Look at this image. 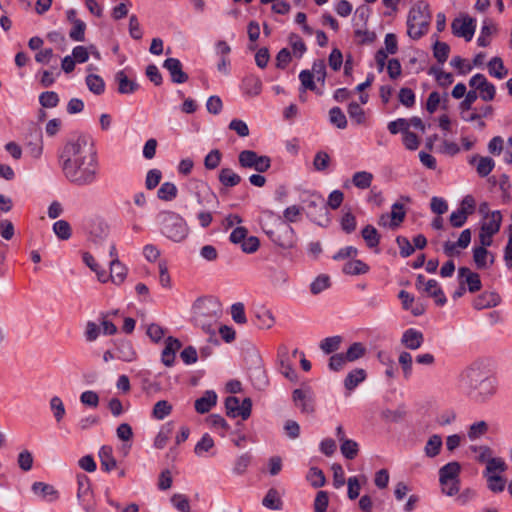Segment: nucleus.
<instances>
[{
  "mask_svg": "<svg viewBox=\"0 0 512 512\" xmlns=\"http://www.w3.org/2000/svg\"><path fill=\"white\" fill-rule=\"evenodd\" d=\"M163 67L169 72L172 82L181 84L188 80V75L183 71L179 59L168 58L164 61Z\"/></svg>",
  "mask_w": 512,
  "mask_h": 512,
  "instance_id": "4468645a",
  "label": "nucleus"
},
{
  "mask_svg": "<svg viewBox=\"0 0 512 512\" xmlns=\"http://www.w3.org/2000/svg\"><path fill=\"white\" fill-rule=\"evenodd\" d=\"M329 119L332 124L340 129H344L347 126L346 116L339 107L330 109Z\"/></svg>",
  "mask_w": 512,
  "mask_h": 512,
  "instance_id": "09e8293b",
  "label": "nucleus"
},
{
  "mask_svg": "<svg viewBox=\"0 0 512 512\" xmlns=\"http://www.w3.org/2000/svg\"><path fill=\"white\" fill-rule=\"evenodd\" d=\"M247 234L248 230L245 227H237L231 232L229 240L233 244H240L244 253L252 254L258 250L260 241L256 236L247 237Z\"/></svg>",
  "mask_w": 512,
  "mask_h": 512,
  "instance_id": "6e6552de",
  "label": "nucleus"
},
{
  "mask_svg": "<svg viewBox=\"0 0 512 512\" xmlns=\"http://www.w3.org/2000/svg\"><path fill=\"white\" fill-rule=\"evenodd\" d=\"M157 221L162 235L169 240L180 243L188 237V225L179 214L172 211H163L157 215Z\"/></svg>",
  "mask_w": 512,
  "mask_h": 512,
  "instance_id": "7ed1b4c3",
  "label": "nucleus"
},
{
  "mask_svg": "<svg viewBox=\"0 0 512 512\" xmlns=\"http://www.w3.org/2000/svg\"><path fill=\"white\" fill-rule=\"evenodd\" d=\"M99 458L101 462V468L110 472L116 468L117 462L113 456V449L111 446H102L99 450Z\"/></svg>",
  "mask_w": 512,
  "mask_h": 512,
  "instance_id": "393cba45",
  "label": "nucleus"
},
{
  "mask_svg": "<svg viewBox=\"0 0 512 512\" xmlns=\"http://www.w3.org/2000/svg\"><path fill=\"white\" fill-rule=\"evenodd\" d=\"M32 491L36 495L41 496L42 498L47 499L49 501H53L58 497L57 491L54 489V487L43 482L33 483Z\"/></svg>",
  "mask_w": 512,
  "mask_h": 512,
  "instance_id": "cd10ccee",
  "label": "nucleus"
},
{
  "mask_svg": "<svg viewBox=\"0 0 512 512\" xmlns=\"http://www.w3.org/2000/svg\"><path fill=\"white\" fill-rule=\"evenodd\" d=\"M101 333V328L93 321H88L85 326L84 337L87 342H94Z\"/></svg>",
  "mask_w": 512,
  "mask_h": 512,
  "instance_id": "052dcab7",
  "label": "nucleus"
},
{
  "mask_svg": "<svg viewBox=\"0 0 512 512\" xmlns=\"http://www.w3.org/2000/svg\"><path fill=\"white\" fill-rule=\"evenodd\" d=\"M488 431V424L485 421H479L472 424L468 431L470 440H476Z\"/></svg>",
  "mask_w": 512,
  "mask_h": 512,
  "instance_id": "bf43d9fd",
  "label": "nucleus"
},
{
  "mask_svg": "<svg viewBox=\"0 0 512 512\" xmlns=\"http://www.w3.org/2000/svg\"><path fill=\"white\" fill-rule=\"evenodd\" d=\"M86 85L88 89L96 95H101L105 91L104 80L96 74H88L86 76Z\"/></svg>",
  "mask_w": 512,
  "mask_h": 512,
  "instance_id": "2f4dec72",
  "label": "nucleus"
},
{
  "mask_svg": "<svg viewBox=\"0 0 512 512\" xmlns=\"http://www.w3.org/2000/svg\"><path fill=\"white\" fill-rule=\"evenodd\" d=\"M115 80L118 83L117 90L120 94H132L139 88L138 83L129 79L124 70L116 73Z\"/></svg>",
  "mask_w": 512,
  "mask_h": 512,
  "instance_id": "412c9836",
  "label": "nucleus"
},
{
  "mask_svg": "<svg viewBox=\"0 0 512 512\" xmlns=\"http://www.w3.org/2000/svg\"><path fill=\"white\" fill-rule=\"evenodd\" d=\"M329 503L328 493L326 491H319L316 494L314 501L315 512H325Z\"/></svg>",
  "mask_w": 512,
  "mask_h": 512,
  "instance_id": "338daca9",
  "label": "nucleus"
},
{
  "mask_svg": "<svg viewBox=\"0 0 512 512\" xmlns=\"http://www.w3.org/2000/svg\"><path fill=\"white\" fill-rule=\"evenodd\" d=\"M58 162L65 179L75 186H91L98 181V154L88 135L81 134L68 140L59 152Z\"/></svg>",
  "mask_w": 512,
  "mask_h": 512,
  "instance_id": "f257e3e1",
  "label": "nucleus"
},
{
  "mask_svg": "<svg viewBox=\"0 0 512 512\" xmlns=\"http://www.w3.org/2000/svg\"><path fill=\"white\" fill-rule=\"evenodd\" d=\"M230 316L233 322L238 326H244L248 322V318L245 312V306L242 302H237L230 307Z\"/></svg>",
  "mask_w": 512,
  "mask_h": 512,
  "instance_id": "c756f323",
  "label": "nucleus"
},
{
  "mask_svg": "<svg viewBox=\"0 0 512 512\" xmlns=\"http://www.w3.org/2000/svg\"><path fill=\"white\" fill-rule=\"evenodd\" d=\"M367 377L366 371L362 368H356L348 373L344 380V386L348 391L354 390Z\"/></svg>",
  "mask_w": 512,
  "mask_h": 512,
  "instance_id": "bb28decb",
  "label": "nucleus"
},
{
  "mask_svg": "<svg viewBox=\"0 0 512 512\" xmlns=\"http://www.w3.org/2000/svg\"><path fill=\"white\" fill-rule=\"evenodd\" d=\"M366 352L367 349L362 343L355 342L347 349L345 358L348 359L349 362H354L365 356Z\"/></svg>",
  "mask_w": 512,
  "mask_h": 512,
  "instance_id": "79ce46f5",
  "label": "nucleus"
},
{
  "mask_svg": "<svg viewBox=\"0 0 512 512\" xmlns=\"http://www.w3.org/2000/svg\"><path fill=\"white\" fill-rule=\"evenodd\" d=\"M431 13L429 5L424 1L415 3L408 14L407 34L413 40L420 39L429 29Z\"/></svg>",
  "mask_w": 512,
  "mask_h": 512,
  "instance_id": "20e7f679",
  "label": "nucleus"
},
{
  "mask_svg": "<svg viewBox=\"0 0 512 512\" xmlns=\"http://www.w3.org/2000/svg\"><path fill=\"white\" fill-rule=\"evenodd\" d=\"M253 350L254 366L250 368V378L253 386L258 390H265L269 385L268 374L263 366V361L256 349Z\"/></svg>",
  "mask_w": 512,
  "mask_h": 512,
  "instance_id": "9d476101",
  "label": "nucleus"
},
{
  "mask_svg": "<svg viewBox=\"0 0 512 512\" xmlns=\"http://www.w3.org/2000/svg\"><path fill=\"white\" fill-rule=\"evenodd\" d=\"M349 117L355 121L356 124L365 123V112L363 108L356 102H351L348 106Z\"/></svg>",
  "mask_w": 512,
  "mask_h": 512,
  "instance_id": "603ef678",
  "label": "nucleus"
},
{
  "mask_svg": "<svg viewBox=\"0 0 512 512\" xmlns=\"http://www.w3.org/2000/svg\"><path fill=\"white\" fill-rule=\"evenodd\" d=\"M488 68L489 73L498 79H502L508 74V71L507 69H505L502 59L499 57L492 58L488 63Z\"/></svg>",
  "mask_w": 512,
  "mask_h": 512,
  "instance_id": "a19ab883",
  "label": "nucleus"
},
{
  "mask_svg": "<svg viewBox=\"0 0 512 512\" xmlns=\"http://www.w3.org/2000/svg\"><path fill=\"white\" fill-rule=\"evenodd\" d=\"M501 301L499 294L495 292H485L474 301V307L478 310L495 307Z\"/></svg>",
  "mask_w": 512,
  "mask_h": 512,
  "instance_id": "b1692460",
  "label": "nucleus"
},
{
  "mask_svg": "<svg viewBox=\"0 0 512 512\" xmlns=\"http://www.w3.org/2000/svg\"><path fill=\"white\" fill-rule=\"evenodd\" d=\"M458 276L460 281L464 282V285L467 284L469 292L475 293L481 289L482 284L479 274L471 271L468 267H460Z\"/></svg>",
  "mask_w": 512,
  "mask_h": 512,
  "instance_id": "2eb2a0df",
  "label": "nucleus"
},
{
  "mask_svg": "<svg viewBox=\"0 0 512 512\" xmlns=\"http://www.w3.org/2000/svg\"><path fill=\"white\" fill-rule=\"evenodd\" d=\"M423 291L430 297L434 298L435 303L443 306L446 303V297L438 282L434 279L427 280Z\"/></svg>",
  "mask_w": 512,
  "mask_h": 512,
  "instance_id": "4be33fe9",
  "label": "nucleus"
},
{
  "mask_svg": "<svg viewBox=\"0 0 512 512\" xmlns=\"http://www.w3.org/2000/svg\"><path fill=\"white\" fill-rule=\"evenodd\" d=\"M449 52H450V47L447 43L437 41L434 44V49H433L434 57L437 59V61L439 63L446 62V60L448 59V56H449Z\"/></svg>",
  "mask_w": 512,
  "mask_h": 512,
  "instance_id": "4d7b16f0",
  "label": "nucleus"
},
{
  "mask_svg": "<svg viewBox=\"0 0 512 512\" xmlns=\"http://www.w3.org/2000/svg\"><path fill=\"white\" fill-rule=\"evenodd\" d=\"M311 73L318 82L324 85L326 78V65L324 60L315 61L312 65Z\"/></svg>",
  "mask_w": 512,
  "mask_h": 512,
  "instance_id": "e2e57ef3",
  "label": "nucleus"
},
{
  "mask_svg": "<svg viewBox=\"0 0 512 512\" xmlns=\"http://www.w3.org/2000/svg\"><path fill=\"white\" fill-rule=\"evenodd\" d=\"M245 93L250 96H257L262 90L261 80L253 75L246 77L243 81Z\"/></svg>",
  "mask_w": 512,
  "mask_h": 512,
  "instance_id": "72a5a7b5",
  "label": "nucleus"
},
{
  "mask_svg": "<svg viewBox=\"0 0 512 512\" xmlns=\"http://www.w3.org/2000/svg\"><path fill=\"white\" fill-rule=\"evenodd\" d=\"M490 252L484 247H474L473 249V261L477 269L488 268V257Z\"/></svg>",
  "mask_w": 512,
  "mask_h": 512,
  "instance_id": "4c0bfd02",
  "label": "nucleus"
},
{
  "mask_svg": "<svg viewBox=\"0 0 512 512\" xmlns=\"http://www.w3.org/2000/svg\"><path fill=\"white\" fill-rule=\"evenodd\" d=\"M373 175L370 172L360 171L353 175L352 182L359 189H367L370 187Z\"/></svg>",
  "mask_w": 512,
  "mask_h": 512,
  "instance_id": "37998d69",
  "label": "nucleus"
},
{
  "mask_svg": "<svg viewBox=\"0 0 512 512\" xmlns=\"http://www.w3.org/2000/svg\"><path fill=\"white\" fill-rule=\"evenodd\" d=\"M304 207L291 205L283 211V219L288 223H295L301 220Z\"/></svg>",
  "mask_w": 512,
  "mask_h": 512,
  "instance_id": "49530a36",
  "label": "nucleus"
},
{
  "mask_svg": "<svg viewBox=\"0 0 512 512\" xmlns=\"http://www.w3.org/2000/svg\"><path fill=\"white\" fill-rule=\"evenodd\" d=\"M50 409L53 412L56 422H61L65 416L66 410L63 401L58 396H53L50 399Z\"/></svg>",
  "mask_w": 512,
  "mask_h": 512,
  "instance_id": "a18cd8bd",
  "label": "nucleus"
},
{
  "mask_svg": "<svg viewBox=\"0 0 512 512\" xmlns=\"http://www.w3.org/2000/svg\"><path fill=\"white\" fill-rule=\"evenodd\" d=\"M53 231L61 240H67L71 237V226L66 220H58L53 224Z\"/></svg>",
  "mask_w": 512,
  "mask_h": 512,
  "instance_id": "de8ad7c7",
  "label": "nucleus"
},
{
  "mask_svg": "<svg viewBox=\"0 0 512 512\" xmlns=\"http://www.w3.org/2000/svg\"><path fill=\"white\" fill-rule=\"evenodd\" d=\"M213 448L214 441L212 437L208 433H206L195 445L194 452L197 456L202 457L205 456L206 453L211 452Z\"/></svg>",
  "mask_w": 512,
  "mask_h": 512,
  "instance_id": "473e14b6",
  "label": "nucleus"
},
{
  "mask_svg": "<svg viewBox=\"0 0 512 512\" xmlns=\"http://www.w3.org/2000/svg\"><path fill=\"white\" fill-rule=\"evenodd\" d=\"M194 318L196 323L210 335L219 332L224 339V324L219 321L222 315V305L214 298L199 299L194 307Z\"/></svg>",
  "mask_w": 512,
  "mask_h": 512,
  "instance_id": "f03ea898",
  "label": "nucleus"
},
{
  "mask_svg": "<svg viewBox=\"0 0 512 512\" xmlns=\"http://www.w3.org/2000/svg\"><path fill=\"white\" fill-rule=\"evenodd\" d=\"M85 30L86 24L82 20L74 21L69 37L74 41L82 42L85 40Z\"/></svg>",
  "mask_w": 512,
  "mask_h": 512,
  "instance_id": "13d9d810",
  "label": "nucleus"
},
{
  "mask_svg": "<svg viewBox=\"0 0 512 512\" xmlns=\"http://www.w3.org/2000/svg\"><path fill=\"white\" fill-rule=\"evenodd\" d=\"M217 403V394L208 390L204 395L195 401L194 407L196 412L204 414L209 412Z\"/></svg>",
  "mask_w": 512,
  "mask_h": 512,
  "instance_id": "aec40b11",
  "label": "nucleus"
},
{
  "mask_svg": "<svg viewBox=\"0 0 512 512\" xmlns=\"http://www.w3.org/2000/svg\"><path fill=\"white\" fill-rule=\"evenodd\" d=\"M342 342V338L340 336H333L325 338L320 343V348L326 354L333 353L340 348V344Z\"/></svg>",
  "mask_w": 512,
  "mask_h": 512,
  "instance_id": "8fccbe9b",
  "label": "nucleus"
},
{
  "mask_svg": "<svg viewBox=\"0 0 512 512\" xmlns=\"http://www.w3.org/2000/svg\"><path fill=\"white\" fill-rule=\"evenodd\" d=\"M39 102L43 108H54L59 103V96L54 91H46L40 94Z\"/></svg>",
  "mask_w": 512,
  "mask_h": 512,
  "instance_id": "3c124183",
  "label": "nucleus"
},
{
  "mask_svg": "<svg viewBox=\"0 0 512 512\" xmlns=\"http://www.w3.org/2000/svg\"><path fill=\"white\" fill-rule=\"evenodd\" d=\"M330 164V157L329 155L324 151H319L313 161V166L315 170L317 171H324L329 167Z\"/></svg>",
  "mask_w": 512,
  "mask_h": 512,
  "instance_id": "69168bd1",
  "label": "nucleus"
},
{
  "mask_svg": "<svg viewBox=\"0 0 512 512\" xmlns=\"http://www.w3.org/2000/svg\"><path fill=\"white\" fill-rule=\"evenodd\" d=\"M181 347V342L173 337H168L165 341V347L161 353V361L167 366L171 367L175 360V353Z\"/></svg>",
  "mask_w": 512,
  "mask_h": 512,
  "instance_id": "dca6fc26",
  "label": "nucleus"
},
{
  "mask_svg": "<svg viewBox=\"0 0 512 512\" xmlns=\"http://www.w3.org/2000/svg\"><path fill=\"white\" fill-rule=\"evenodd\" d=\"M127 276V268L119 261V259H112L110 262V280L116 285L124 282Z\"/></svg>",
  "mask_w": 512,
  "mask_h": 512,
  "instance_id": "a878e982",
  "label": "nucleus"
},
{
  "mask_svg": "<svg viewBox=\"0 0 512 512\" xmlns=\"http://www.w3.org/2000/svg\"><path fill=\"white\" fill-rule=\"evenodd\" d=\"M292 400L301 413L311 415L315 411L314 397L310 389H295Z\"/></svg>",
  "mask_w": 512,
  "mask_h": 512,
  "instance_id": "9b49d317",
  "label": "nucleus"
},
{
  "mask_svg": "<svg viewBox=\"0 0 512 512\" xmlns=\"http://www.w3.org/2000/svg\"><path fill=\"white\" fill-rule=\"evenodd\" d=\"M172 405L166 400H160L154 404L152 417L157 420H163L172 412Z\"/></svg>",
  "mask_w": 512,
  "mask_h": 512,
  "instance_id": "e433bc0d",
  "label": "nucleus"
},
{
  "mask_svg": "<svg viewBox=\"0 0 512 512\" xmlns=\"http://www.w3.org/2000/svg\"><path fill=\"white\" fill-rule=\"evenodd\" d=\"M174 507L180 512H189L190 504L188 498L183 494H175L171 498Z\"/></svg>",
  "mask_w": 512,
  "mask_h": 512,
  "instance_id": "774afa93",
  "label": "nucleus"
},
{
  "mask_svg": "<svg viewBox=\"0 0 512 512\" xmlns=\"http://www.w3.org/2000/svg\"><path fill=\"white\" fill-rule=\"evenodd\" d=\"M239 163L244 168H253L260 173L267 171L271 166L268 156H259L252 150H243L239 154Z\"/></svg>",
  "mask_w": 512,
  "mask_h": 512,
  "instance_id": "1a4fd4ad",
  "label": "nucleus"
},
{
  "mask_svg": "<svg viewBox=\"0 0 512 512\" xmlns=\"http://www.w3.org/2000/svg\"><path fill=\"white\" fill-rule=\"evenodd\" d=\"M502 222V215L500 211L496 210L491 212L489 215L484 217V221L481 224L483 231H489L490 233H498Z\"/></svg>",
  "mask_w": 512,
  "mask_h": 512,
  "instance_id": "5701e85b",
  "label": "nucleus"
},
{
  "mask_svg": "<svg viewBox=\"0 0 512 512\" xmlns=\"http://www.w3.org/2000/svg\"><path fill=\"white\" fill-rule=\"evenodd\" d=\"M423 341H424V336H423L422 332H420L416 329H413V328L407 329L403 333L402 338H401L402 345H404L406 348L411 349V350H415V349H418L419 347H421V345L423 344Z\"/></svg>",
  "mask_w": 512,
  "mask_h": 512,
  "instance_id": "6ab92c4d",
  "label": "nucleus"
},
{
  "mask_svg": "<svg viewBox=\"0 0 512 512\" xmlns=\"http://www.w3.org/2000/svg\"><path fill=\"white\" fill-rule=\"evenodd\" d=\"M263 506L272 510H280L282 508V500L276 489L270 488L262 500Z\"/></svg>",
  "mask_w": 512,
  "mask_h": 512,
  "instance_id": "7c9ffc66",
  "label": "nucleus"
},
{
  "mask_svg": "<svg viewBox=\"0 0 512 512\" xmlns=\"http://www.w3.org/2000/svg\"><path fill=\"white\" fill-rule=\"evenodd\" d=\"M361 235L369 248H374L379 245L380 236L376 228L373 227L372 225H366L362 229Z\"/></svg>",
  "mask_w": 512,
  "mask_h": 512,
  "instance_id": "c9c22d12",
  "label": "nucleus"
},
{
  "mask_svg": "<svg viewBox=\"0 0 512 512\" xmlns=\"http://www.w3.org/2000/svg\"><path fill=\"white\" fill-rule=\"evenodd\" d=\"M161 178H162V173L160 170H158V169L149 170L147 172L146 180H145L146 188L149 190L156 188L159 185Z\"/></svg>",
  "mask_w": 512,
  "mask_h": 512,
  "instance_id": "0e129e2a",
  "label": "nucleus"
},
{
  "mask_svg": "<svg viewBox=\"0 0 512 512\" xmlns=\"http://www.w3.org/2000/svg\"><path fill=\"white\" fill-rule=\"evenodd\" d=\"M178 189L175 184L171 182H164L158 189V198L164 201H172L176 198Z\"/></svg>",
  "mask_w": 512,
  "mask_h": 512,
  "instance_id": "ea45409f",
  "label": "nucleus"
},
{
  "mask_svg": "<svg viewBox=\"0 0 512 512\" xmlns=\"http://www.w3.org/2000/svg\"><path fill=\"white\" fill-rule=\"evenodd\" d=\"M340 450L345 458L351 460L357 456L359 447L355 441L348 439L341 443Z\"/></svg>",
  "mask_w": 512,
  "mask_h": 512,
  "instance_id": "5fc2aeb1",
  "label": "nucleus"
},
{
  "mask_svg": "<svg viewBox=\"0 0 512 512\" xmlns=\"http://www.w3.org/2000/svg\"><path fill=\"white\" fill-rule=\"evenodd\" d=\"M482 378V373L476 368H469L462 374L463 383L471 389H476L481 384Z\"/></svg>",
  "mask_w": 512,
  "mask_h": 512,
  "instance_id": "c85d7f7f",
  "label": "nucleus"
},
{
  "mask_svg": "<svg viewBox=\"0 0 512 512\" xmlns=\"http://www.w3.org/2000/svg\"><path fill=\"white\" fill-rule=\"evenodd\" d=\"M307 479L310 481L311 485L315 488H320V487L324 486L325 481H326L323 471L318 469L317 467H312L309 470Z\"/></svg>",
  "mask_w": 512,
  "mask_h": 512,
  "instance_id": "6e6d98bb",
  "label": "nucleus"
},
{
  "mask_svg": "<svg viewBox=\"0 0 512 512\" xmlns=\"http://www.w3.org/2000/svg\"><path fill=\"white\" fill-rule=\"evenodd\" d=\"M461 466L458 462H450L439 470L441 485L449 484L453 480H459Z\"/></svg>",
  "mask_w": 512,
  "mask_h": 512,
  "instance_id": "a211bd4d",
  "label": "nucleus"
},
{
  "mask_svg": "<svg viewBox=\"0 0 512 512\" xmlns=\"http://www.w3.org/2000/svg\"><path fill=\"white\" fill-rule=\"evenodd\" d=\"M252 400L249 397L240 399L236 396L226 397V415L232 418L246 420L250 417Z\"/></svg>",
  "mask_w": 512,
  "mask_h": 512,
  "instance_id": "423d86ee",
  "label": "nucleus"
},
{
  "mask_svg": "<svg viewBox=\"0 0 512 512\" xmlns=\"http://www.w3.org/2000/svg\"><path fill=\"white\" fill-rule=\"evenodd\" d=\"M264 231L281 248L290 249L296 243L295 232L291 226L279 223L274 229H265Z\"/></svg>",
  "mask_w": 512,
  "mask_h": 512,
  "instance_id": "39448f33",
  "label": "nucleus"
},
{
  "mask_svg": "<svg viewBox=\"0 0 512 512\" xmlns=\"http://www.w3.org/2000/svg\"><path fill=\"white\" fill-rule=\"evenodd\" d=\"M368 270V265L361 260L348 261L343 266V272L348 275L365 274Z\"/></svg>",
  "mask_w": 512,
  "mask_h": 512,
  "instance_id": "f704fd0d",
  "label": "nucleus"
},
{
  "mask_svg": "<svg viewBox=\"0 0 512 512\" xmlns=\"http://www.w3.org/2000/svg\"><path fill=\"white\" fill-rule=\"evenodd\" d=\"M473 160L474 161L478 160L476 170H477V173L479 174V176H481V177H486L487 175H489L491 173V171L493 170V168L495 167V162L490 157L479 156V157H474Z\"/></svg>",
  "mask_w": 512,
  "mask_h": 512,
  "instance_id": "58836bf2",
  "label": "nucleus"
},
{
  "mask_svg": "<svg viewBox=\"0 0 512 512\" xmlns=\"http://www.w3.org/2000/svg\"><path fill=\"white\" fill-rule=\"evenodd\" d=\"M304 210H307V215L314 220H317V215H326L325 200L322 195L317 193L310 194L307 198L303 199Z\"/></svg>",
  "mask_w": 512,
  "mask_h": 512,
  "instance_id": "ddd939ff",
  "label": "nucleus"
},
{
  "mask_svg": "<svg viewBox=\"0 0 512 512\" xmlns=\"http://www.w3.org/2000/svg\"><path fill=\"white\" fill-rule=\"evenodd\" d=\"M398 99L402 105L411 108L415 104V93L410 88H401L398 94Z\"/></svg>",
  "mask_w": 512,
  "mask_h": 512,
  "instance_id": "680f3d73",
  "label": "nucleus"
},
{
  "mask_svg": "<svg viewBox=\"0 0 512 512\" xmlns=\"http://www.w3.org/2000/svg\"><path fill=\"white\" fill-rule=\"evenodd\" d=\"M442 447V438L439 435H432L425 446V453L428 457H435Z\"/></svg>",
  "mask_w": 512,
  "mask_h": 512,
  "instance_id": "c03bdc74",
  "label": "nucleus"
},
{
  "mask_svg": "<svg viewBox=\"0 0 512 512\" xmlns=\"http://www.w3.org/2000/svg\"><path fill=\"white\" fill-rule=\"evenodd\" d=\"M389 216L391 218L390 226L392 228L398 227L405 218V211L403 205L399 203L393 204L392 211Z\"/></svg>",
  "mask_w": 512,
  "mask_h": 512,
  "instance_id": "864d4df0",
  "label": "nucleus"
},
{
  "mask_svg": "<svg viewBox=\"0 0 512 512\" xmlns=\"http://www.w3.org/2000/svg\"><path fill=\"white\" fill-rule=\"evenodd\" d=\"M77 485V499L80 505L86 512H93L95 510V501L90 479L85 474H78Z\"/></svg>",
  "mask_w": 512,
  "mask_h": 512,
  "instance_id": "0eeeda50",
  "label": "nucleus"
},
{
  "mask_svg": "<svg viewBox=\"0 0 512 512\" xmlns=\"http://www.w3.org/2000/svg\"><path fill=\"white\" fill-rule=\"evenodd\" d=\"M115 346L118 352V359L125 362H132L137 359V353L133 348V344L130 340L119 339L115 342Z\"/></svg>",
  "mask_w": 512,
  "mask_h": 512,
  "instance_id": "f3484780",
  "label": "nucleus"
},
{
  "mask_svg": "<svg viewBox=\"0 0 512 512\" xmlns=\"http://www.w3.org/2000/svg\"><path fill=\"white\" fill-rule=\"evenodd\" d=\"M475 27V20L467 15L454 19L451 24L453 34L465 38L466 41L473 38Z\"/></svg>",
  "mask_w": 512,
  "mask_h": 512,
  "instance_id": "f8f14e48",
  "label": "nucleus"
}]
</instances>
